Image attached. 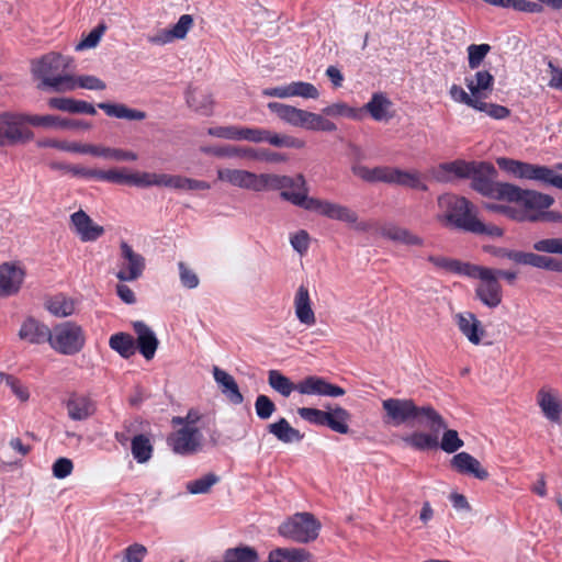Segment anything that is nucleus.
<instances>
[{
    "label": "nucleus",
    "instance_id": "f257e3e1",
    "mask_svg": "<svg viewBox=\"0 0 562 562\" xmlns=\"http://www.w3.org/2000/svg\"><path fill=\"white\" fill-rule=\"evenodd\" d=\"M382 419L385 425L400 427L418 425L429 429L428 432L416 430L401 437L409 448L417 451L436 449L439 445L438 432L446 428L445 418L431 405H417L412 398L389 397L382 401Z\"/></svg>",
    "mask_w": 562,
    "mask_h": 562
},
{
    "label": "nucleus",
    "instance_id": "f03ea898",
    "mask_svg": "<svg viewBox=\"0 0 562 562\" xmlns=\"http://www.w3.org/2000/svg\"><path fill=\"white\" fill-rule=\"evenodd\" d=\"M440 212L437 215L438 222L447 227L457 228L463 232L502 236L503 231L497 226H486L477 218L476 207L463 196L443 194L438 198Z\"/></svg>",
    "mask_w": 562,
    "mask_h": 562
},
{
    "label": "nucleus",
    "instance_id": "7ed1b4c3",
    "mask_svg": "<svg viewBox=\"0 0 562 562\" xmlns=\"http://www.w3.org/2000/svg\"><path fill=\"white\" fill-rule=\"evenodd\" d=\"M68 58L56 53H49L31 61V74L38 80V90L63 92L70 88Z\"/></svg>",
    "mask_w": 562,
    "mask_h": 562
},
{
    "label": "nucleus",
    "instance_id": "20e7f679",
    "mask_svg": "<svg viewBox=\"0 0 562 562\" xmlns=\"http://www.w3.org/2000/svg\"><path fill=\"white\" fill-rule=\"evenodd\" d=\"M268 384L273 391L283 397H289L293 391H297L303 395L328 397H339L346 394V391L342 387L329 383L324 378L310 375L301 380L299 383H293L279 370H270L268 372Z\"/></svg>",
    "mask_w": 562,
    "mask_h": 562
},
{
    "label": "nucleus",
    "instance_id": "39448f33",
    "mask_svg": "<svg viewBox=\"0 0 562 562\" xmlns=\"http://www.w3.org/2000/svg\"><path fill=\"white\" fill-rule=\"evenodd\" d=\"M291 198L294 200L295 206L316 212L319 215L326 216L330 220L344 222L361 232L369 229V225L366 222L358 221L357 212L346 205L328 200L311 198L308 195H293Z\"/></svg>",
    "mask_w": 562,
    "mask_h": 562
},
{
    "label": "nucleus",
    "instance_id": "423d86ee",
    "mask_svg": "<svg viewBox=\"0 0 562 562\" xmlns=\"http://www.w3.org/2000/svg\"><path fill=\"white\" fill-rule=\"evenodd\" d=\"M268 109L288 124L310 131L334 132L337 126L334 122L306 110L297 109L280 102L268 103Z\"/></svg>",
    "mask_w": 562,
    "mask_h": 562
},
{
    "label": "nucleus",
    "instance_id": "0eeeda50",
    "mask_svg": "<svg viewBox=\"0 0 562 562\" xmlns=\"http://www.w3.org/2000/svg\"><path fill=\"white\" fill-rule=\"evenodd\" d=\"M269 190H280L281 198L295 205L293 195L308 194V186L303 175L299 173L295 177L281 176L274 173H260L256 176L255 192H262Z\"/></svg>",
    "mask_w": 562,
    "mask_h": 562
},
{
    "label": "nucleus",
    "instance_id": "6e6552de",
    "mask_svg": "<svg viewBox=\"0 0 562 562\" xmlns=\"http://www.w3.org/2000/svg\"><path fill=\"white\" fill-rule=\"evenodd\" d=\"M232 140H248L252 143L267 142L276 147L303 148L305 143L296 137L272 133L260 127H244L232 125Z\"/></svg>",
    "mask_w": 562,
    "mask_h": 562
},
{
    "label": "nucleus",
    "instance_id": "1a4fd4ad",
    "mask_svg": "<svg viewBox=\"0 0 562 562\" xmlns=\"http://www.w3.org/2000/svg\"><path fill=\"white\" fill-rule=\"evenodd\" d=\"M321 524L310 513H297L282 522L279 533L299 543H307L317 538Z\"/></svg>",
    "mask_w": 562,
    "mask_h": 562
},
{
    "label": "nucleus",
    "instance_id": "9d476101",
    "mask_svg": "<svg viewBox=\"0 0 562 562\" xmlns=\"http://www.w3.org/2000/svg\"><path fill=\"white\" fill-rule=\"evenodd\" d=\"M469 278L479 279L481 283L477 285L475 293L477 299L486 306L494 308L502 302V286L496 279L494 269L474 265Z\"/></svg>",
    "mask_w": 562,
    "mask_h": 562
},
{
    "label": "nucleus",
    "instance_id": "9b49d317",
    "mask_svg": "<svg viewBox=\"0 0 562 562\" xmlns=\"http://www.w3.org/2000/svg\"><path fill=\"white\" fill-rule=\"evenodd\" d=\"M496 173L495 168L488 162H481L476 166L475 173H472V188L479 193L497 199L506 200L505 192L510 187L507 182H494L490 176Z\"/></svg>",
    "mask_w": 562,
    "mask_h": 562
},
{
    "label": "nucleus",
    "instance_id": "f8f14e48",
    "mask_svg": "<svg viewBox=\"0 0 562 562\" xmlns=\"http://www.w3.org/2000/svg\"><path fill=\"white\" fill-rule=\"evenodd\" d=\"M204 437L200 428L181 427L169 435L168 446L177 454L192 456L203 449Z\"/></svg>",
    "mask_w": 562,
    "mask_h": 562
},
{
    "label": "nucleus",
    "instance_id": "ddd939ff",
    "mask_svg": "<svg viewBox=\"0 0 562 562\" xmlns=\"http://www.w3.org/2000/svg\"><path fill=\"white\" fill-rule=\"evenodd\" d=\"M506 200L524 206L526 212H537L550 207L554 199L544 193L535 190H525L510 183V187L505 192Z\"/></svg>",
    "mask_w": 562,
    "mask_h": 562
},
{
    "label": "nucleus",
    "instance_id": "4468645a",
    "mask_svg": "<svg viewBox=\"0 0 562 562\" xmlns=\"http://www.w3.org/2000/svg\"><path fill=\"white\" fill-rule=\"evenodd\" d=\"M121 257L116 278L122 282L135 281L145 270V258L126 243L120 244Z\"/></svg>",
    "mask_w": 562,
    "mask_h": 562
},
{
    "label": "nucleus",
    "instance_id": "2eb2a0df",
    "mask_svg": "<svg viewBox=\"0 0 562 562\" xmlns=\"http://www.w3.org/2000/svg\"><path fill=\"white\" fill-rule=\"evenodd\" d=\"M26 276L25 267L16 261H7L0 265V297L18 294Z\"/></svg>",
    "mask_w": 562,
    "mask_h": 562
},
{
    "label": "nucleus",
    "instance_id": "dca6fc26",
    "mask_svg": "<svg viewBox=\"0 0 562 562\" xmlns=\"http://www.w3.org/2000/svg\"><path fill=\"white\" fill-rule=\"evenodd\" d=\"M133 330L136 335L135 348L146 359L151 360L159 346V340L154 330L143 321L132 323Z\"/></svg>",
    "mask_w": 562,
    "mask_h": 562
},
{
    "label": "nucleus",
    "instance_id": "f3484780",
    "mask_svg": "<svg viewBox=\"0 0 562 562\" xmlns=\"http://www.w3.org/2000/svg\"><path fill=\"white\" fill-rule=\"evenodd\" d=\"M153 187L171 188L176 190H209L211 186L206 181L187 178L178 175L153 172Z\"/></svg>",
    "mask_w": 562,
    "mask_h": 562
},
{
    "label": "nucleus",
    "instance_id": "a211bd4d",
    "mask_svg": "<svg viewBox=\"0 0 562 562\" xmlns=\"http://www.w3.org/2000/svg\"><path fill=\"white\" fill-rule=\"evenodd\" d=\"M25 122V115L13 113L0 114V131L8 143L14 144L18 142H26L33 138L31 131H25L20 127Z\"/></svg>",
    "mask_w": 562,
    "mask_h": 562
},
{
    "label": "nucleus",
    "instance_id": "6ab92c4d",
    "mask_svg": "<svg viewBox=\"0 0 562 562\" xmlns=\"http://www.w3.org/2000/svg\"><path fill=\"white\" fill-rule=\"evenodd\" d=\"M537 403L544 417L552 423H560L562 417V402L559 392L543 386L537 393Z\"/></svg>",
    "mask_w": 562,
    "mask_h": 562
},
{
    "label": "nucleus",
    "instance_id": "aec40b11",
    "mask_svg": "<svg viewBox=\"0 0 562 562\" xmlns=\"http://www.w3.org/2000/svg\"><path fill=\"white\" fill-rule=\"evenodd\" d=\"M74 151L80 154H90L93 156L113 159L116 161H134L137 159V155L133 151L123 150L119 148L95 146L91 144L72 143V153Z\"/></svg>",
    "mask_w": 562,
    "mask_h": 562
},
{
    "label": "nucleus",
    "instance_id": "412c9836",
    "mask_svg": "<svg viewBox=\"0 0 562 562\" xmlns=\"http://www.w3.org/2000/svg\"><path fill=\"white\" fill-rule=\"evenodd\" d=\"M380 235L389 240L411 247H424L423 237L413 233L408 228L398 226L393 223L384 224L380 227Z\"/></svg>",
    "mask_w": 562,
    "mask_h": 562
},
{
    "label": "nucleus",
    "instance_id": "4be33fe9",
    "mask_svg": "<svg viewBox=\"0 0 562 562\" xmlns=\"http://www.w3.org/2000/svg\"><path fill=\"white\" fill-rule=\"evenodd\" d=\"M450 464L460 474L472 475L481 481L488 477V472L481 465V462L468 452L454 454Z\"/></svg>",
    "mask_w": 562,
    "mask_h": 562
},
{
    "label": "nucleus",
    "instance_id": "5701e85b",
    "mask_svg": "<svg viewBox=\"0 0 562 562\" xmlns=\"http://www.w3.org/2000/svg\"><path fill=\"white\" fill-rule=\"evenodd\" d=\"M72 226L82 241H95L104 234V228L92 221L82 210L72 213Z\"/></svg>",
    "mask_w": 562,
    "mask_h": 562
},
{
    "label": "nucleus",
    "instance_id": "b1692460",
    "mask_svg": "<svg viewBox=\"0 0 562 562\" xmlns=\"http://www.w3.org/2000/svg\"><path fill=\"white\" fill-rule=\"evenodd\" d=\"M294 311L301 324L313 326L316 323V316L312 308V301L308 289L300 285L294 296Z\"/></svg>",
    "mask_w": 562,
    "mask_h": 562
},
{
    "label": "nucleus",
    "instance_id": "393cba45",
    "mask_svg": "<svg viewBox=\"0 0 562 562\" xmlns=\"http://www.w3.org/2000/svg\"><path fill=\"white\" fill-rule=\"evenodd\" d=\"M256 176L248 170L223 168L217 170V179L234 187L255 191Z\"/></svg>",
    "mask_w": 562,
    "mask_h": 562
},
{
    "label": "nucleus",
    "instance_id": "a878e982",
    "mask_svg": "<svg viewBox=\"0 0 562 562\" xmlns=\"http://www.w3.org/2000/svg\"><path fill=\"white\" fill-rule=\"evenodd\" d=\"M213 376L221 392L231 403L234 405H240L244 402V396L240 393L238 384L236 383L233 375L220 369L218 367H214Z\"/></svg>",
    "mask_w": 562,
    "mask_h": 562
},
{
    "label": "nucleus",
    "instance_id": "bb28decb",
    "mask_svg": "<svg viewBox=\"0 0 562 562\" xmlns=\"http://www.w3.org/2000/svg\"><path fill=\"white\" fill-rule=\"evenodd\" d=\"M457 325L460 331L473 345H479L484 336V329L481 322L473 313H459L456 315Z\"/></svg>",
    "mask_w": 562,
    "mask_h": 562
},
{
    "label": "nucleus",
    "instance_id": "cd10ccee",
    "mask_svg": "<svg viewBox=\"0 0 562 562\" xmlns=\"http://www.w3.org/2000/svg\"><path fill=\"white\" fill-rule=\"evenodd\" d=\"M524 179L536 180L562 190V175L547 166L526 164Z\"/></svg>",
    "mask_w": 562,
    "mask_h": 562
},
{
    "label": "nucleus",
    "instance_id": "c85d7f7f",
    "mask_svg": "<svg viewBox=\"0 0 562 562\" xmlns=\"http://www.w3.org/2000/svg\"><path fill=\"white\" fill-rule=\"evenodd\" d=\"M47 341L55 351L68 355L70 352V323L65 322L49 329Z\"/></svg>",
    "mask_w": 562,
    "mask_h": 562
},
{
    "label": "nucleus",
    "instance_id": "c756f323",
    "mask_svg": "<svg viewBox=\"0 0 562 562\" xmlns=\"http://www.w3.org/2000/svg\"><path fill=\"white\" fill-rule=\"evenodd\" d=\"M267 430L283 443L300 442L304 438V435L299 429L293 428L283 417L269 424Z\"/></svg>",
    "mask_w": 562,
    "mask_h": 562
},
{
    "label": "nucleus",
    "instance_id": "7c9ffc66",
    "mask_svg": "<svg viewBox=\"0 0 562 562\" xmlns=\"http://www.w3.org/2000/svg\"><path fill=\"white\" fill-rule=\"evenodd\" d=\"M48 326L34 318H27L19 330V337L30 344H42L47 341Z\"/></svg>",
    "mask_w": 562,
    "mask_h": 562
},
{
    "label": "nucleus",
    "instance_id": "2f4dec72",
    "mask_svg": "<svg viewBox=\"0 0 562 562\" xmlns=\"http://www.w3.org/2000/svg\"><path fill=\"white\" fill-rule=\"evenodd\" d=\"M427 260L432 263L437 269L443 270L446 272L467 276L471 274V270H473V263L463 262L458 259L445 257V256H435L430 255L427 257Z\"/></svg>",
    "mask_w": 562,
    "mask_h": 562
},
{
    "label": "nucleus",
    "instance_id": "473e14b6",
    "mask_svg": "<svg viewBox=\"0 0 562 562\" xmlns=\"http://www.w3.org/2000/svg\"><path fill=\"white\" fill-rule=\"evenodd\" d=\"M475 162H465L462 160H456L452 162L441 164L439 166L438 173L436 175L437 179L440 181H448L449 177L446 173H453L460 178H469L472 173L476 171Z\"/></svg>",
    "mask_w": 562,
    "mask_h": 562
},
{
    "label": "nucleus",
    "instance_id": "72a5a7b5",
    "mask_svg": "<svg viewBox=\"0 0 562 562\" xmlns=\"http://www.w3.org/2000/svg\"><path fill=\"white\" fill-rule=\"evenodd\" d=\"M393 167H374L358 165L352 167V172L367 182H384L391 184Z\"/></svg>",
    "mask_w": 562,
    "mask_h": 562
},
{
    "label": "nucleus",
    "instance_id": "f704fd0d",
    "mask_svg": "<svg viewBox=\"0 0 562 562\" xmlns=\"http://www.w3.org/2000/svg\"><path fill=\"white\" fill-rule=\"evenodd\" d=\"M98 108L103 110L106 115L128 121H142L146 117V113L139 110L131 109L122 103L101 102Z\"/></svg>",
    "mask_w": 562,
    "mask_h": 562
},
{
    "label": "nucleus",
    "instance_id": "c9c22d12",
    "mask_svg": "<svg viewBox=\"0 0 562 562\" xmlns=\"http://www.w3.org/2000/svg\"><path fill=\"white\" fill-rule=\"evenodd\" d=\"M267 562H312V554L302 548H277Z\"/></svg>",
    "mask_w": 562,
    "mask_h": 562
},
{
    "label": "nucleus",
    "instance_id": "e433bc0d",
    "mask_svg": "<svg viewBox=\"0 0 562 562\" xmlns=\"http://www.w3.org/2000/svg\"><path fill=\"white\" fill-rule=\"evenodd\" d=\"M392 102L383 93H374L370 101L364 105V110L370 113L375 121H387L392 117L390 114Z\"/></svg>",
    "mask_w": 562,
    "mask_h": 562
},
{
    "label": "nucleus",
    "instance_id": "4c0bfd02",
    "mask_svg": "<svg viewBox=\"0 0 562 562\" xmlns=\"http://www.w3.org/2000/svg\"><path fill=\"white\" fill-rule=\"evenodd\" d=\"M494 83V77L487 70L476 71L472 78H465V85L471 94L480 100L485 97V91H491Z\"/></svg>",
    "mask_w": 562,
    "mask_h": 562
},
{
    "label": "nucleus",
    "instance_id": "58836bf2",
    "mask_svg": "<svg viewBox=\"0 0 562 562\" xmlns=\"http://www.w3.org/2000/svg\"><path fill=\"white\" fill-rule=\"evenodd\" d=\"M391 184H398L409 189L426 191L427 186L422 181L418 171H406L398 168L392 169Z\"/></svg>",
    "mask_w": 562,
    "mask_h": 562
},
{
    "label": "nucleus",
    "instance_id": "ea45409f",
    "mask_svg": "<svg viewBox=\"0 0 562 562\" xmlns=\"http://www.w3.org/2000/svg\"><path fill=\"white\" fill-rule=\"evenodd\" d=\"M25 123L35 127H45L53 130H66L70 125L69 120L59 115H25Z\"/></svg>",
    "mask_w": 562,
    "mask_h": 562
},
{
    "label": "nucleus",
    "instance_id": "a19ab883",
    "mask_svg": "<svg viewBox=\"0 0 562 562\" xmlns=\"http://www.w3.org/2000/svg\"><path fill=\"white\" fill-rule=\"evenodd\" d=\"M109 346L116 351L121 357L128 359L135 351V340L132 335L126 333H116L109 339Z\"/></svg>",
    "mask_w": 562,
    "mask_h": 562
},
{
    "label": "nucleus",
    "instance_id": "79ce46f5",
    "mask_svg": "<svg viewBox=\"0 0 562 562\" xmlns=\"http://www.w3.org/2000/svg\"><path fill=\"white\" fill-rule=\"evenodd\" d=\"M350 418V413L337 405L328 411L327 427L338 434L346 435L350 430L348 426Z\"/></svg>",
    "mask_w": 562,
    "mask_h": 562
},
{
    "label": "nucleus",
    "instance_id": "37998d69",
    "mask_svg": "<svg viewBox=\"0 0 562 562\" xmlns=\"http://www.w3.org/2000/svg\"><path fill=\"white\" fill-rule=\"evenodd\" d=\"M95 403L88 395H76L72 397V419L83 420L95 412Z\"/></svg>",
    "mask_w": 562,
    "mask_h": 562
},
{
    "label": "nucleus",
    "instance_id": "c03bdc74",
    "mask_svg": "<svg viewBox=\"0 0 562 562\" xmlns=\"http://www.w3.org/2000/svg\"><path fill=\"white\" fill-rule=\"evenodd\" d=\"M187 103L194 111L210 115L212 112L213 100L210 94L196 90H189L187 93Z\"/></svg>",
    "mask_w": 562,
    "mask_h": 562
},
{
    "label": "nucleus",
    "instance_id": "a18cd8bd",
    "mask_svg": "<svg viewBox=\"0 0 562 562\" xmlns=\"http://www.w3.org/2000/svg\"><path fill=\"white\" fill-rule=\"evenodd\" d=\"M201 150L205 154H211L217 157H247L251 156V147H237V146H222V147H202Z\"/></svg>",
    "mask_w": 562,
    "mask_h": 562
},
{
    "label": "nucleus",
    "instance_id": "49530a36",
    "mask_svg": "<svg viewBox=\"0 0 562 562\" xmlns=\"http://www.w3.org/2000/svg\"><path fill=\"white\" fill-rule=\"evenodd\" d=\"M153 447L149 439L144 435H137L132 440L133 457L139 463L148 461L151 457Z\"/></svg>",
    "mask_w": 562,
    "mask_h": 562
},
{
    "label": "nucleus",
    "instance_id": "de8ad7c7",
    "mask_svg": "<svg viewBox=\"0 0 562 562\" xmlns=\"http://www.w3.org/2000/svg\"><path fill=\"white\" fill-rule=\"evenodd\" d=\"M220 482V476L215 473H207L204 476L190 481L186 488L190 494H206L212 486Z\"/></svg>",
    "mask_w": 562,
    "mask_h": 562
},
{
    "label": "nucleus",
    "instance_id": "09e8293b",
    "mask_svg": "<svg viewBox=\"0 0 562 562\" xmlns=\"http://www.w3.org/2000/svg\"><path fill=\"white\" fill-rule=\"evenodd\" d=\"M443 434H442V437H441V440L438 445V448H440L441 450H443L445 452L447 453H454L457 452L460 448H462L464 446V442L463 440L459 437V434L457 430L454 429H447L443 428Z\"/></svg>",
    "mask_w": 562,
    "mask_h": 562
},
{
    "label": "nucleus",
    "instance_id": "8fccbe9b",
    "mask_svg": "<svg viewBox=\"0 0 562 562\" xmlns=\"http://www.w3.org/2000/svg\"><path fill=\"white\" fill-rule=\"evenodd\" d=\"M44 306L55 317H66L70 314V304L65 295L48 297Z\"/></svg>",
    "mask_w": 562,
    "mask_h": 562
},
{
    "label": "nucleus",
    "instance_id": "3c124183",
    "mask_svg": "<svg viewBox=\"0 0 562 562\" xmlns=\"http://www.w3.org/2000/svg\"><path fill=\"white\" fill-rule=\"evenodd\" d=\"M297 414L302 419L311 424L327 426L328 412L312 407H301L297 409Z\"/></svg>",
    "mask_w": 562,
    "mask_h": 562
},
{
    "label": "nucleus",
    "instance_id": "603ef678",
    "mask_svg": "<svg viewBox=\"0 0 562 562\" xmlns=\"http://www.w3.org/2000/svg\"><path fill=\"white\" fill-rule=\"evenodd\" d=\"M474 109L485 112L490 117L495 120H504L510 115V110L508 108L495 103H486L481 100H477Z\"/></svg>",
    "mask_w": 562,
    "mask_h": 562
},
{
    "label": "nucleus",
    "instance_id": "864d4df0",
    "mask_svg": "<svg viewBox=\"0 0 562 562\" xmlns=\"http://www.w3.org/2000/svg\"><path fill=\"white\" fill-rule=\"evenodd\" d=\"M490 50L491 46L488 44H471L468 47L469 67L471 69H476L481 65L483 59L486 57Z\"/></svg>",
    "mask_w": 562,
    "mask_h": 562
},
{
    "label": "nucleus",
    "instance_id": "5fc2aeb1",
    "mask_svg": "<svg viewBox=\"0 0 562 562\" xmlns=\"http://www.w3.org/2000/svg\"><path fill=\"white\" fill-rule=\"evenodd\" d=\"M276 404L267 395L260 394L255 401V411L258 418L262 420L269 419L276 412Z\"/></svg>",
    "mask_w": 562,
    "mask_h": 562
},
{
    "label": "nucleus",
    "instance_id": "6e6d98bb",
    "mask_svg": "<svg viewBox=\"0 0 562 562\" xmlns=\"http://www.w3.org/2000/svg\"><path fill=\"white\" fill-rule=\"evenodd\" d=\"M75 87L88 90H104L106 85L95 76L82 75L77 77L72 76V88Z\"/></svg>",
    "mask_w": 562,
    "mask_h": 562
},
{
    "label": "nucleus",
    "instance_id": "4d7b16f0",
    "mask_svg": "<svg viewBox=\"0 0 562 562\" xmlns=\"http://www.w3.org/2000/svg\"><path fill=\"white\" fill-rule=\"evenodd\" d=\"M291 86L293 97H301L304 99H317L319 97L317 88L310 82L293 81L291 82Z\"/></svg>",
    "mask_w": 562,
    "mask_h": 562
},
{
    "label": "nucleus",
    "instance_id": "13d9d810",
    "mask_svg": "<svg viewBox=\"0 0 562 562\" xmlns=\"http://www.w3.org/2000/svg\"><path fill=\"white\" fill-rule=\"evenodd\" d=\"M533 249L540 252L562 255V237L540 239L533 244Z\"/></svg>",
    "mask_w": 562,
    "mask_h": 562
},
{
    "label": "nucleus",
    "instance_id": "bf43d9fd",
    "mask_svg": "<svg viewBox=\"0 0 562 562\" xmlns=\"http://www.w3.org/2000/svg\"><path fill=\"white\" fill-rule=\"evenodd\" d=\"M98 179L119 184H130V173H126L124 169L99 170Z\"/></svg>",
    "mask_w": 562,
    "mask_h": 562
},
{
    "label": "nucleus",
    "instance_id": "052dcab7",
    "mask_svg": "<svg viewBox=\"0 0 562 562\" xmlns=\"http://www.w3.org/2000/svg\"><path fill=\"white\" fill-rule=\"evenodd\" d=\"M498 167L507 172L515 175L516 177L524 178L525 168L527 162L519 160L501 157L496 160Z\"/></svg>",
    "mask_w": 562,
    "mask_h": 562
},
{
    "label": "nucleus",
    "instance_id": "680f3d73",
    "mask_svg": "<svg viewBox=\"0 0 562 562\" xmlns=\"http://www.w3.org/2000/svg\"><path fill=\"white\" fill-rule=\"evenodd\" d=\"M450 97L458 103H463L472 109L476 106L477 100L472 94H469L462 87L452 85L449 90Z\"/></svg>",
    "mask_w": 562,
    "mask_h": 562
},
{
    "label": "nucleus",
    "instance_id": "e2e57ef3",
    "mask_svg": "<svg viewBox=\"0 0 562 562\" xmlns=\"http://www.w3.org/2000/svg\"><path fill=\"white\" fill-rule=\"evenodd\" d=\"M178 268L181 284L188 289H195L200 282L198 274L182 261L178 263Z\"/></svg>",
    "mask_w": 562,
    "mask_h": 562
},
{
    "label": "nucleus",
    "instance_id": "0e129e2a",
    "mask_svg": "<svg viewBox=\"0 0 562 562\" xmlns=\"http://www.w3.org/2000/svg\"><path fill=\"white\" fill-rule=\"evenodd\" d=\"M193 25V18L190 14H183L178 22L169 29L175 40H183Z\"/></svg>",
    "mask_w": 562,
    "mask_h": 562
},
{
    "label": "nucleus",
    "instance_id": "69168bd1",
    "mask_svg": "<svg viewBox=\"0 0 562 562\" xmlns=\"http://www.w3.org/2000/svg\"><path fill=\"white\" fill-rule=\"evenodd\" d=\"M105 30L104 25H99L98 27L93 29L85 38H82L77 45V50H83L93 48L98 45V43L101 40V36Z\"/></svg>",
    "mask_w": 562,
    "mask_h": 562
},
{
    "label": "nucleus",
    "instance_id": "338daca9",
    "mask_svg": "<svg viewBox=\"0 0 562 562\" xmlns=\"http://www.w3.org/2000/svg\"><path fill=\"white\" fill-rule=\"evenodd\" d=\"M323 113L328 116L356 117L355 109L348 106L345 102H336L323 109Z\"/></svg>",
    "mask_w": 562,
    "mask_h": 562
},
{
    "label": "nucleus",
    "instance_id": "774afa93",
    "mask_svg": "<svg viewBox=\"0 0 562 562\" xmlns=\"http://www.w3.org/2000/svg\"><path fill=\"white\" fill-rule=\"evenodd\" d=\"M147 554V549L140 543H134L124 550L122 562H142Z\"/></svg>",
    "mask_w": 562,
    "mask_h": 562
}]
</instances>
